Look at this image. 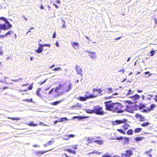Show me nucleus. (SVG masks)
Segmentation results:
<instances>
[{"label": "nucleus", "mask_w": 157, "mask_h": 157, "mask_svg": "<svg viewBox=\"0 0 157 157\" xmlns=\"http://www.w3.org/2000/svg\"><path fill=\"white\" fill-rule=\"evenodd\" d=\"M0 20L4 21L7 24V25L6 26L5 24H0V33L1 32L2 30H6L12 28V25L6 18L3 17H0Z\"/></svg>", "instance_id": "1"}, {"label": "nucleus", "mask_w": 157, "mask_h": 157, "mask_svg": "<svg viewBox=\"0 0 157 157\" xmlns=\"http://www.w3.org/2000/svg\"><path fill=\"white\" fill-rule=\"evenodd\" d=\"M111 101H109L105 102V109L108 111L114 112V111L115 103H111Z\"/></svg>", "instance_id": "2"}, {"label": "nucleus", "mask_w": 157, "mask_h": 157, "mask_svg": "<svg viewBox=\"0 0 157 157\" xmlns=\"http://www.w3.org/2000/svg\"><path fill=\"white\" fill-rule=\"evenodd\" d=\"M94 113L97 115H101L104 114L102 108L99 106L94 107Z\"/></svg>", "instance_id": "3"}, {"label": "nucleus", "mask_w": 157, "mask_h": 157, "mask_svg": "<svg viewBox=\"0 0 157 157\" xmlns=\"http://www.w3.org/2000/svg\"><path fill=\"white\" fill-rule=\"evenodd\" d=\"M122 107V105L119 103H115L114 106V111L118 113H122L123 112V111L121 109Z\"/></svg>", "instance_id": "4"}, {"label": "nucleus", "mask_w": 157, "mask_h": 157, "mask_svg": "<svg viewBox=\"0 0 157 157\" xmlns=\"http://www.w3.org/2000/svg\"><path fill=\"white\" fill-rule=\"evenodd\" d=\"M97 97V96H94L92 94H90L89 96H88L87 95H85L84 97L80 96L78 98V99H79L81 101H85L87 99L96 97Z\"/></svg>", "instance_id": "5"}, {"label": "nucleus", "mask_w": 157, "mask_h": 157, "mask_svg": "<svg viewBox=\"0 0 157 157\" xmlns=\"http://www.w3.org/2000/svg\"><path fill=\"white\" fill-rule=\"evenodd\" d=\"M127 120L125 119L122 120H117L115 121H112V124L113 125H116L121 124L124 123L126 122Z\"/></svg>", "instance_id": "6"}, {"label": "nucleus", "mask_w": 157, "mask_h": 157, "mask_svg": "<svg viewBox=\"0 0 157 157\" xmlns=\"http://www.w3.org/2000/svg\"><path fill=\"white\" fill-rule=\"evenodd\" d=\"M52 149H50L47 151H36L35 152V154L37 155V156L39 157L41 156L42 155L44 154L45 153L49 151H50Z\"/></svg>", "instance_id": "7"}, {"label": "nucleus", "mask_w": 157, "mask_h": 157, "mask_svg": "<svg viewBox=\"0 0 157 157\" xmlns=\"http://www.w3.org/2000/svg\"><path fill=\"white\" fill-rule=\"evenodd\" d=\"M126 154H123L122 155L123 157H130L133 154L132 151L130 150H127L126 151Z\"/></svg>", "instance_id": "8"}, {"label": "nucleus", "mask_w": 157, "mask_h": 157, "mask_svg": "<svg viewBox=\"0 0 157 157\" xmlns=\"http://www.w3.org/2000/svg\"><path fill=\"white\" fill-rule=\"evenodd\" d=\"M75 69L76 70L78 74L81 75V76H82V70L80 67L76 65L75 67Z\"/></svg>", "instance_id": "9"}, {"label": "nucleus", "mask_w": 157, "mask_h": 157, "mask_svg": "<svg viewBox=\"0 0 157 157\" xmlns=\"http://www.w3.org/2000/svg\"><path fill=\"white\" fill-rule=\"evenodd\" d=\"M38 45L40 46L35 51L38 53H40L43 50V45L40 44H39Z\"/></svg>", "instance_id": "10"}, {"label": "nucleus", "mask_w": 157, "mask_h": 157, "mask_svg": "<svg viewBox=\"0 0 157 157\" xmlns=\"http://www.w3.org/2000/svg\"><path fill=\"white\" fill-rule=\"evenodd\" d=\"M88 52L89 54V56L91 58L94 59L96 57L95 52H92L90 51H88Z\"/></svg>", "instance_id": "11"}, {"label": "nucleus", "mask_w": 157, "mask_h": 157, "mask_svg": "<svg viewBox=\"0 0 157 157\" xmlns=\"http://www.w3.org/2000/svg\"><path fill=\"white\" fill-rule=\"evenodd\" d=\"M72 45L75 49H77L79 48V44L77 42H73L72 43Z\"/></svg>", "instance_id": "12"}, {"label": "nucleus", "mask_w": 157, "mask_h": 157, "mask_svg": "<svg viewBox=\"0 0 157 157\" xmlns=\"http://www.w3.org/2000/svg\"><path fill=\"white\" fill-rule=\"evenodd\" d=\"M136 117L140 118V121H144V117L141 115L139 114H137L136 115Z\"/></svg>", "instance_id": "13"}, {"label": "nucleus", "mask_w": 157, "mask_h": 157, "mask_svg": "<svg viewBox=\"0 0 157 157\" xmlns=\"http://www.w3.org/2000/svg\"><path fill=\"white\" fill-rule=\"evenodd\" d=\"M131 98L132 99H133L134 100H135L138 99H139L140 98V97L139 95L137 94H136L132 96L131 97Z\"/></svg>", "instance_id": "14"}, {"label": "nucleus", "mask_w": 157, "mask_h": 157, "mask_svg": "<svg viewBox=\"0 0 157 157\" xmlns=\"http://www.w3.org/2000/svg\"><path fill=\"white\" fill-rule=\"evenodd\" d=\"M86 112L87 113H89L90 114H92L93 113H94V107L93 108V109H87L86 110Z\"/></svg>", "instance_id": "15"}, {"label": "nucleus", "mask_w": 157, "mask_h": 157, "mask_svg": "<svg viewBox=\"0 0 157 157\" xmlns=\"http://www.w3.org/2000/svg\"><path fill=\"white\" fill-rule=\"evenodd\" d=\"M13 33V31L11 30L8 31L5 34L2 35L3 36H4V38L6 37L8 35H10L12 34Z\"/></svg>", "instance_id": "16"}, {"label": "nucleus", "mask_w": 157, "mask_h": 157, "mask_svg": "<svg viewBox=\"0 0 157 157\" xmlns=\"http://www.w3.org/2000/svg\"><path fill=\"white\" fill-rule=\"evenodd\" d=\"M68 120L67 119V117H63L62 118H59L58 119V121L59 122H61L62 121H67Z\"/></svg>", "instance_id": "17"}, {"label": "nucleus", "mask_w": 157, "mask_h": 157, "mask_svg": "<svg viewBox=\"0 0 157 157\" xmlns=\"http://www.w3.org/2000/svg\"><path fill=\"white\" fill-rule=\"evenodd\" d=\"M129 124H127L125 123L122 126V128H123L124 129V130H127L128 127L129 126Z\"/></svg>", "instance_id": "18"}, {"label": "nucleus", "mask_w": 157, "mask_h": 157, "mask_svg": "<svg viewBox=\"0 0 157 157\" xmlns=\"http://www.w3.org/2000/svg\"><path fill=\"white\" fill-rule=\"evenodd\" d=\"M94 142L99 145L102 144L103 143L102 141L100 140H95L94 141Z\"/></svg>", "instance_id": "19"}, {"label": "nucleus", "mask_w": 157, "mask_h": 157, "mask_svg": "<svg viewBox=\"0 0 157 157\" xmlns=\"http://www.w3.org/2000/svg\"><path fill=\"white\" fill-rule=\"evenodd\" d=\"M52 142L53 141H48L46 144H44L43 146L44 147H46L47 146H49L52 144Z\"/></svg>", "instance_id": "20"}, {"label": "nucleus", "mask_w": 157, "mask_h": 157, "mask_svg": "<svg viewBox=\"0 0 157 157\" xmlns=\"http://www.w3.org/2000/svg\"><path fill=\"white\" fill-rule=\"evenodd\" d=\"M63 101V100H61L60 101H55V102H53L51 103V104L53 105H56L60 103Z\"/></svg>", "instance_id": "21"}, {"label": "nucleus", "mask_w": 157, "mask_h": 157, "mask_svg": "<svg viewBox=\"0 0 157 157\" xmlns=\"http://www.w3.org/2000/svg\"><path fill=\"white\" fill-rule=\"evenodd\" d=\"M150 124V123L148 122L143 123L141 124V126L142 127H145L148 126Z\"/></svg>", "instance_id": "22"}, {"label": "nucleus", "mask_w": 157, "mask_h": 157, "mask_svg": "<svg viewBox=\"0 0 157 157\" xmlns=\"http://www.w3.org/2000/svg\"><path fill=\"white\" fill-rule=\"evenodd\" d=\"M124 139V144H128V142L129 141L128 138L127 137H125Z\"/></svg>", "instance_id": "23"}, {"label": "nucleus", "mask_w": 157, "mask_h": 157, "mask_svg": "<svg viewBox=\"0 0 157 157\" xmlns=\"http://www.w3.org/2000/svg\"><path fill=\"white\" fill-rule=\"evenodd\" d=\"M142 130V129L141 128H138L135 129L134 131L135 133H138L140 132Z\"/></svg>", "instance_id": "24"}, {"label": "nucleus", "mask_w": 157, "mask_h": 157, "mask_svg": "<svg viewBox=\"0 0 157 157\" xmlns=\"http://www.w3.org/2000/svg\"><path fill=\"white\" fill-rule=\"evenodd\" d=\"M102 157H112L111 155L109 154V153L106 154L102 156Z\"/></svg>", "instance_id": "25"}, {"label": "nucleus", "mask_w": 157, "mask_h": 157, "mask_svg": "<svg viewBox=\"0 0 157 157\" xmlns=\"http://www.w3.org/2000/svg\"><path fill=\"white\" fill-rule=\"evenodd\" d=\"M72 84L71 83H70L68 86V89L66 90V92H68L69 90H71L72 88Z\"/></svg>", "instance_id": "26"}, {"label": "nucleus", "mask_w": 157, "mask_h": 157, "mask_svg": "<svg viewBox=\"0 0 157 157\" xmlns=\"http://www.w3.org/2000/svg\"><path fill=\"white\" fill-rule=\"evenodd\" d=\"M127 134L128 135H131L133 134V131L132 129H129L127 132Z\"/></svg>", "instance_id": "27"}, {"label": "nucleus", "mask_w": 157, "mask_h": 157, "mask_svg": "<svg viewBox=\"0 0 157 157\" xmlns=\"http://www.w3.org/2000/svg\"><path fill=\"white\" fill-rule=\"evenodd\" d=\"M142 139H143V138H142L141 137H137L135 138V140L136 141H139L141 140H142Z\"/></svg>", "instance_id": "28"}, {"label": "nucleus", "mask_w": 157, "mask_h": 157, "mask_svg": "<svg viewBox=\"0 0 157 157\" xmlns=\"http://www.w3.org/2000/svg\"><path fill=\"white\" fill-rule=\"evenodd\" d=\"M98 92L100 95H102L103 94V90H101V89H98Z\"/></svg>", "instance_id": "29"}, {"label": "nucleus", "mask_w": 157, "mask_h": 157, "mask_svg": "<svg viewBox=\"0 0 157 157\" xmlns=\"http://www.w3.org/2000/svg\"><path fill=\"white\" fill-rule=\"evenodd\" d=\"M8 118L9 119H10L12 120H19L20 119V118H18L17 117H12V118L8 117Z\"/></svg>", "instance_id": "30"}, {"label": "nucleus", "mask_w": 157, "mask_h": 157, "mask_svg": "<svg viewBox=\"0 0 157 157\" xmlns=\"http://www.w3.org/2000/svg\"><path fill=\"white\" fill-rule=\"evenodd\" d=\"M78 118V119H83V118H86V117H81V116H77V117H73V118Z\"/></svg>", "instance_id": "31"}, {"label": "nucleus", "mask_w": 157, "mask_h": 157, "mask_svg": "<svg viewBox=\"0 0 157 157\" xmlns=\"http://www.w3.org/2000/svg\"><path fill=\"white\" fill-rule=\"evenodd\" d=\"M117 130L119 132L123 134H125V132H124L123 130L121 129H117Z\"/></svg>", "instance_id": "32"}, {"label": "nucleus", "mask_w": 157, "mask_h": 157, "mask_svg": "<svg viewBox=\"0 0 157 157\" xmlns=\"http://www.w3.org/2000/svg\"><path fill=\"white\" fill-rule=\"evenodd\" d=\"M107 89H108L109 90L108 93H113V91L112 88H107Z\"/></svg>", "instance_id": "33"}, {"label": "nucleus", "mask_w": 157, "mask_h": 157, "mask_svg": "<svg viewBox=\"0 0 157 157\" xmlns=\"http://www.w3.org/2000/svg\"><path fill=\"white\" fill-rule=\"evenodd\" d=\"M128 92L126 94L127 96H128L133 94V92L131 90H128Z\"/></svg>", "instance_id": "34"}, {"label": "nucleus", "mask_w": 157, "mask_h": 157, "mask_svg": "<svg viewBox=\"0 0 157 157\" xmlns=\"http://www.w3.org/2000/svg\"><path fill=\"white\" fill-rule=\"evenodd\" d=\"M29 126H37V124H34L33 123H31L29 124H28Z\"/></svg>", "instance_id": "35"}, {"label": "nucleus", "mask_w": 157, "mask_h": 157, "mask_svg": "<svg viewBox=\"0 0 157 157\" xmlns=\"http://www.w3.org/2000/svg\"><path fill=\"white\" fill-rule=\"evenodd\" d=\"M93 139L92 138H88L87 140L88 142L89 143H91L93 141Z\"/></svg>", "instance_id": "36"}, {"label": "nucleus", "mask_w": 157, "mask_h": 157, "mask_svg": "<svg viewBox=\"0 0 157 157\" xmlns=\"http://www.w3.org/2000/svg\"><path fill=\"white\" fill-rule=\"evenodd\" d=\"M22 79H23L21 78H19L18 79H15V80L13 79V80H12V81H14L15 82H17L19 81L20 80H22Z\"/></svg>", "instance_id": "37"}, {"label": "nucleus", "mask_w": 157, "mask_h": 157, "mask_svg": "<svg viewBox=\"0 0 157 157\" xmlns=\"http://www.w3.org/2000/svg\"><path fill=\"white\" fill-rule=\"evenodd\" d=\"M155 107V105L154 104L151 105L150 106V109L149 110V111H151Z\"/></svg>", "instance_id": "38"}, {"label": "nucleus", "mask_w": 157, "mask_h": 157, "mask_svg": "<svg viewBox=\"0 0 157 157\" xmlns=\"http://www.w3.org/2000/svg\"><path fill=\"white\" fill-rule=\"evenodd\" d=\"M155 50H152V51H151L150 52V53L151 54V55H150V56H153L154 55V54H155Z\"/></svg>", "instance_id": "39"}, {"label": "nucleus", "mask_w": 157, "mask_h": 157, "mask_svg": "<svg viewBox=\"0 0 157 157\" xmlns=\"http://www.w3.org/2000/svg\"><path fill=\"white\" fill-rule=\"evenodd\" d=\"M91 153H93V154L95 153L96 154L99 155V154H101V152H98V151H93L92 152H91Z\"/></svg>", "instance_id": "40"}, {"label": "nucleus", "mask_w": 157, "mask_h": 157, "mask_svg": "<svg viewBox=\"0 0 157 157\" xmlns=\"http://www.w3.org/2000/svg\"><path fill=\"white\" fill-rule=\"evenodd\" d=\"M78 146V145H73L71 146V147H72L73 148H74L75 149H77V147Z\"/></svg>", "instance_id": "41"}, {"label": "nucleus", "mask_w": 157, "mask_h": 157, "mask_svg": "<svg viewBox=\"0 0 157 157\" xmlns=\"http://www.w3.org/2000/svg\"><path fill=\"white\" fill-rule=\"evenodd\" d=\"M23 101H26L27 102H32V101H33V99L32 98H31L30 99H26L23 100Z\"/></svg>", "instance_id": "42"}, {"label": "nucleus", "mask_w": 157, "mask_h": 157, "mask_svg": "<svg viewBox=\"0 0 157 157\" xmlns=\"http://www.w3.org/2000/svg\"><path fill=\"white\" fill-rule=\"evenodd\" d=\"M52 70H53L54 71H60L61 70V68L60 67H58L57 68H54V69H52Z\"/></svg>", "instance_id": "43"}, {"label": "nucleus", "mask_w": 157, "mask_h": 157, "mask_svg": "<svg viewBox=\"0 0 157 157\" xmlns=\"http://www.w3.org/2000/svg\"><path fill=\"white\" fill-rule=\"evenodd\" d=\"M63 139L64 140H69V137L68 136H67L63 137Z\"/></svg>", "instance_id": "44"}, {"label": "nucleus", "mask_w": 157, "mask_h": 157, "mask_svg": "<svg viewBox=\"0 0 157 157\" xmlns=\"http://www.w3.org/2000/svg\"><path fill=\"white\" fill-rule=\"evenodd\" d=\"M3 51L2 49V47L0 46V56L3 55Z\"/></svg>", "instance_id": "45"}, {"label": "nucleus", "mask_w": 157, "mask_h": 157, "mask_svg": "<svg viewBox=\"0 0 157 157\" xmlns=\"http://www.w3.org/2000/svg\"><path fill=\"white\" fill-rule=\"evenodd\" d=\"M0 82H3V83H6L7 84H8V83L5 80H0Z\"/></svg>", "instance_id": "46"}, {"label": "nucleus", "mask_w": 157, "mask_h": 157, "mask_svg": "<svg viewBox=\"0 0 157 157\" xmlns=\"http://www.w3.org/2000/svg\"><path fill=\"white\" fill-rule=\"evenodd\" d=\"M123 139V138L122 136H121L120 137H117L116 139H115L118 140H122Z\"/></svg>", "instance_id": "47"}, {"label": "nucleus", "mask_w": 157, "mask_h": 157, "mask_svg": "<svg viewBox=\"0 0 157 157\" xmlns=\"http://www.w3.org/2000/svg\"><path fill=\"white\" fill-rule=\"evenodd\" d=\"M33 83H32L31 84L29 87L28 89L29 90H31L33 87Z\"/></svg>", "instance_id": "48"}, {"label": "nucleus", "mask_w": 157, "mask_h": 157, "mask_svg": "<svg viewBox=\"0 0 157 157\" xmlns=\"http://www.w3.org/2000/svg\"><path fill=\"white\" fill-rule=\"evenodd\" d=\"M69 137V139L70 138H73L75 137V136L73 134H71L67 136Z\"/></svg>", "instance_id": "49"}, {"label": "nucleus", "mask_w": 157, "mask_h": 157, "mask_svg": "<svg viewBox=\"0 0 157 157\" xmlns=\"http://www.w3.org/2000/svg\"><path fill=\"white\" fill-rule=\"evenodd\" d=\"M118 71L119 72H122L123 73H124V70L123 68H122L121 70H119Z\"/></svg>", "instance_id": "50"}, {"label": "nucleus", "mask_w": 157, "mask_h": 157, "mask_svg": "<svg viewBox=\"0 0 157 157\" xmlns=\"http://www.w3.org/2000/svg\"><path fill=\"white\" fill-rule=\"evenodd\" d=\"M51 46V44H44L43 45V46H47V47H50Z\"/></svg>", "instance_id": "51"}, {"label": "nucleus", "mask_w": 157, "mask_h": 157, "mask_svg": "<svg viewBox=\"0 0 157 157\" xmlns=\"http://www.w3.org/2000/svg\"><path fill=\"white\" fill-rule=\"evenodd\" d=\"M36 95L39 97H41V95H40V92H39V91H36Z\"/></svg>", "instance_id": "52"}, {"label": "nucleus", "mask_w": 157, "mask_h": 157, "mask_svg": "<svg viewBox=\"0 0 157 157\" xmlns=\"http://www.w3.org/2000/svg\"><path fill=\"white\" fill-rule=\"evenodd\" d=\"M98 90V89H97L95 88H94L93 89L92 91L94 93L96 91H97Z\"/></svg>", "instance_id": "53"}, {"label": "nucleus", "mask_w": 157, "mask_h": 157, "mask_svg": "<svg viewBox=\"0 0 157 157\" xmlns=\"http://www.w3.org/2000/svg\"><path fill=\"white\" fill-rule=\"evenodd\" d=\"M113 98V96H109V97H105V98L106 99H110L111 98Z\"/></svg>", "instance_id": "54"}, {"label": "nucleus", "mask_w": 157, "mask_h": 157, "mask_svg": "<svg viewBox=\"0 0 157 157\" xmlns=\"http://www.w3.org/2000/svg\"><path fill=\"white\" fill-rule=\"evenodd\" d=\"M56 37V33L55 32H54L53 33L52 37L53 38H55Z\"/></svg>", "instance_id": "55"}, {"label": "nucleus", "mask_w": 157, "mask_h": 157, "mask_svg": "<svg viewBox=\"0 0 157 157\" xmlns=\"http://www.w3.org/2000/svg\"><path fill=\"white\" fill-rule=\"evenodd\" d=\"M61 85H59V87L56 88V90H58L61 87Z\"/></svg>", "instance_id": "56"}, {"label": "nucleus", "mask_w": 157, "mask_h": 157, "mask_svg": "<svg viewBox=\"0 0 157 157\" xmlns=\"http://www.w3.org/2000/svg\"><path fill=\"white\" fill-rule=\"evenodd\" d=\"M47 79H45V80H44V81H43V82H41L40 84V85H41L43 84H44L46 81L47 80Z\"/></svg>", "instance_id": "57"}, {"label": "nucleus", "mask_w": 157, "mask_h": 157, "mask_svg": "<svg viewBox=\"0 0 157 157\" xmlns=\"http://www.w3.org/2000/svg\"><path fill=\"white\" fill-rule=\"evenodd\" d=\"M53 89H51L50 91L49 92L48 94H51L53 92Z\"/></svg>", "instance_id": "58"}, {"label": "nucleus", "mask_w": 157, "mask_h": 157, "mask_svg": "<svg viewBox=\"0 0 157 157\" xmlns=\"http://www.w3.org/2000/svg\"><path fill=\"white\" fill-rule=\"evenodd\" d=\"M67 150V151L69 152V153H72V152L73 151L72 150H70V149H68V150Z\"/></svg>", "instance_id": "59"}, {"label": "nucleus", "mask_w": 157, "mask_h": 157, "mask_svg": "<svg viewBox=\"0 0 157 157\" xmlns=\"http://www.w3.org/2000/svg\"><path fill=\"white\" fill-rule=\"evenodd\" d=\"M121 37H122V36H121L119 37L116 38H115L114 39V40H119V39H120L121 38Z\"/></svg>", "instance_id": "60"}, {"label": "nucleus", "mask_w": 157, "mask_h": 157, "mask_svg": "<svg viewBox=\"0 0 157 157\" xmlns=\"http://www.w3.org/2000/svg\"><path fill=\"white\" fill-rule=\"evenodd\" d=\"M34 29V28H31L27 32V33H28L29 32H31V29Z\"/></svg>", "instance_id": "61"}, {"label": "nucleus", "mask_w": 157, "mask_h": 157, "mask_svg": "<svg viewBox=\"0 0 157 157\" xmlns=\"http://www.w3.org/2000/svg\"><path fill=\"white\" fill-rule=\"evenodd\" d=\"M40 147V146L38 145H34L33 146V147Z\"/></svg>", "instance_id": "62"}, {"label": "nucleus", "mask_w": 157, "mask_h": 157, "mask_svg": "<svg viewBox=\"0 0 157 157\" xmlns=\"http://www.w3.org/2000/svg\"><path fill=\"white\" fill-rule=\"evenodd\" d=\"M40 8L41 10H43L44 9L43 6L42 4H41V6H40Z\"/></svg>", "instance_id": "63"}, {"label": "nucleus", "mask_w": 157, "mask_h": 157, "mask_svg": "<svg viewBox=\"0 0 157 157\" xmlns=\"http://www.w3.org/2000/svg\"><path fill=\"white\" fill-rule=\"evenodd\" d=\"M113 157H120L119 156L117 155H114L113 156Z\"/></svg>", "instance_id": "64"}]
</instances>
